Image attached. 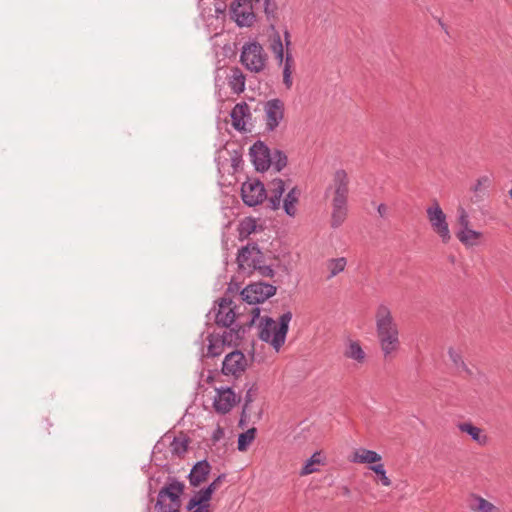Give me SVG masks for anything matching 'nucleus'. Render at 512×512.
Here are the masks:
<instances>
[{"mask_svg":"<svg viewBox=\"0 0 512 512\" xmlns=\"http://www.w3.org/2000/svg\"><path fill=\"white\" fill-rule=\"evenodd\" d=\"M376 333L381 350L388 358L400 346L399 331L388 306L380 304L375 314Z\"/></svg>","mask_w":512,"mask_h":512,"instance_id":"obj_1","label":"nucleus"},{"mask_svg":"<svg viewBox=\"0 0 512 512\" xmlns=\"http://www.w3.org/2000/svg\"><path fill=\"white\" fill-rule=\"evenodd\" d=\"M291 319V311L283 313L279 317L278 322L269 316L261 317L259 323V338L269 343L278 352L285 343Z\"/></svg>","mask_w":512,"mask_h":512,"instance_id":"obj_2","label":"nucleus"},{"mask_svg":"<svg viewBox=\"0 0 512 512\" xmlns=\"http://www.w3.org/2000/svg\"><path fill=\"white\" fill-rule=\"evenodd\" d=\"M185 485L176 478L169 477L167 483L159 490L155 509L157 512H180L181 496Z\"/></svg>","mask_w":512,"mask_h":512,"instance_id":"obj_3","label":"nucleus"},{"mask_svg":"<svg viewBox=\"0 0 512 512\" xmlns=\"http://www.w3.org/2000/svg\"><path fill=\"white\" fill-rule=\"evenodd\" d=\"M260 308L257 306L252 307L250 311V318L247 321H238L234 326L227 328L223 334H218V337L225 346H239L241 340L244 338L245 333L255 324L256 320L260 318Z\"/></svg>","mask_w":512,"mask_h":512,"instance_id":"obj_4","label":"nucleus"},{"mask_svg":"<svg viewBox=\"0 0 512 512\" xmlns=\"http://www.w3.org/2000/svg\"><path fill=\"white\" fill-rule=\"evenodd\" d=\"M240 195L246 206L256 207L267 199V190L259 179L247 178L241 185Z\"/></svg>","mask_w":512,"mask_h":512,"instance_id":"obj_5","label":"nucleus"},{"mask_svg":"<svg viewBox=\"0 0 512 512\" xmlns=\"http://www.w3.org/2000/svg\"><path fill=\"white\" fill-rule=\"evenodd\" d=\"M276 286L265 282H254L247 285L240 293L242 300L250 305L263 303L276 294Z\"/></svg>","mask_w":512,"mask_h":512,"instance_id":"obj_6","label":"nucleus"},{"mask_svg":"<svg viewBox=\"0 0 512 512\" xmlns=\"http://www.w3.org/2000/svg\"><path fill=\"white\" fill-rule=\"evenodd\" d=\"M240 61L252 72H260L263 70L266 61V54L264 53L261 44L258 42L245 44L240 55Z\"/></svg>","mask_w":512,"mask_h":512,"instance_id":"obj_7","label":"nucleus"},{"mask_svg":"<svg viewBox=\"0 0 512 512\" xmlns=\"http://www.w3.org/2000/svg\"><path fill=\"white\" fill-rule=\"evenodd\" d=\"M265 128L268 132L275 131L284 119L285 103L280 98H273L262 103Z\"/></svg>","mask_w":512,"mask_h":512,"instance_id":"obj_8","label":"nucleus"},{"mask_svg":"<svg viewBox=\"0 0 512 512\" xmlns=\"http://www.w3.org/2000/svg\"><path fill=\"white\" fill-rule=\"evenodd\" d=\"M426 212L433 231L439 235L443 243H448L451 239V234L446 220V215L441 209L439 203L434 200L433 204L427 208Z\"/></svg>","mask_w":512,"mask_h":512,"instance_id":"obj_9","label":"nucleus"},{"mask_svg":"<svg viewBox=\"0 0 512 512\" xmlns=\"http://www.w3.org/2000/svg\"><path fill=\"white\" fill-rule=\"evenodd\" d=\"M253 3L246 0H234L230 5L231 18L235 20L239 27H251L256 15L253 11Z\"/></svg>","mask_w":512,"mask_h":512,"instance_id":"obj_10","label":"nucleus"},{"mask_svg":"<svg viewBox=\"0 0 512 512\" xmlns=\"http://www.w3.org/2000/svg\"><path fill=\"white\" fill-rule=\"evenodd\" d=\"M264 261V253L255 242L248 243L246 246H243L237 255L239 269H248L249 273H251L253 266H256L259 263H264Z\"/></svg>","mask_w":512,"mask_h":512,"instance_id":"obj_11","label":"nucleus"},{"mask_svg":"<svg viewBox=\"0 0 512 512\" xmlns=\"http://www.w3.org/2000/svg\"><path fill=\"white\" fill-rule=\"evenodd\" d=\"M457 221L460 226V229L456 232L458 240L466 247L475 245L476 241L482 237V233L469 228V216L463 207L458 208Z\"/></svg>","mask_w":512,"mask_h":512,"instance_id":"obj_12","label":"nucleus"},{"mask_svg":"<svg viewBox=\"0 0 512 512\" xmlns=\"http://www.w3.org/2000/svg\"><path fill=\"white\" fill-rule=\"evenodd\" d=\"M251 161L257 172H265L271 167L272 151L261 140H257L249 149Z\"/></svg>","mask_w":512,"mask_h":512,"instance_id":"obj_13","label":"nucleus"},{"mask_svg":"<svg viewBox=\"0 0 512 512\" xmlns=\"http://www.w3.org/2000/svg\"><path fill=\"white\" fill-rule=\"evenodd\" d=\"M247 360L240 350H234L227 354L222 363V373L224 375H232L239 377L245 371Z\"/></svg>","mask_w":512,"mask_h":512,"instance_id":"obj_14","label":"nucleus"},{"mask_svg":"<svg viewBox=\"0 0 512 512\" xmlns=\"http://www.w3.org/2000/svg\"><path fill=\"white\" fill-rule=\"evenodd\" d=\"M216 391L217 395L214 399L213 407L217 413L227 414L237 403L236 395L230 387L218 388Z\"/></svg>","mask_w":512,"mask_h":512,"instance_id":"obj_15","label":"nucleus"},{"mask_svg":"<svg viewBox=\"0 0 512 512\" xmlns=\"http://www.w3.org/2000/svg\"><path fill=\"white\" fill-rule=\"evenodd\" d=\"M211 469L212 467L206 459L196 462L188 475L190 485L199 487L207 480Z\"/></svg>","mask_w":512,"mask_h":512,"instance_id":"obj_16","label":"nucleus"},{"mask_svg":"<svg viewBox=\"0 0 512 512\" xmlns=\"http://www.w3.org/2000/svg\"><path fill=\"white\" fill-rule=\"evenodd\" d=\"M333 185L335 188L333 200L347 201L349 193V179L344 169H339L334 173Z\"/></svg>","mask_w":512,"mask_h":512,"instance_id":"obj_17","label":"nucleus"},{"mask_svg":"<svg viewBox=\"0 0 512 512\" xmlns=\"http://www.w3.org/2000/svg\"><path fill=\"white\" fill-rule=\"evenodd\" d=\"M232 126L237 131H246V118L251 117L250 107L246 102L237 103L230 113Z\"/></svg>","mask_w":512,"mask_h":512,"instance_id":"obj_18","label":"nucleus"},{"mask_svg":"<svg viewBox=\"0 0 512 512\" xmlns=\"http://www.w3.org/2000/svg\"><path fill=\"white\" fill-rule=\"evenodd\" d=\"M240 306H234L229 310L217 311L215 315V324L219 327L230 328L235 325L237 320L241 321L242 312H240Z\"/></svg>","mask_w":512,"mask_h":512,"instance_id":"obj_19","label":"nucleus"},{"mask_svg":"<svg viewBox=\"0 0 512 512\" xmlns=\"http://www.w3.org/2000/svg\"><path fill=\"white\" fill-rule=\"evenodd\" d=\"M332 207L331 226L333 228H338L347 217V201L332 200Z\"/></svg>","mask_w":512,"mask_h":512,"instance_id":"obj_20","label":"nucleus"},{"mask_svg":"<svg viewBox=\"0 0 512 512\" xmlns=\"http://www.w3.org/2000/svg\"><path fill=\"white\" fill-rule=\"evenodd\" d=\"M381 459V455L376 451L360 448L353 453L352 462L374 465L380 462Z\"/></svg>","mask_w":512,"mask_h":512,"instance_id":"obj_21","label":"nucleus"},{"mask_svg":"<svg viewBox=\"0 0 512 512\" xmlns=\"http://www.w3.org/2000/svg\"><path fill=\"white\" fill-rule=\"evenodd\" d=\"M213 494L211 491L204 487L198 491L195 492L194 496L190 498L186 505V510L190 511L193 510L195 507L207 504L211 501Z\"/></svg>","mask_w":512,"mask_h":512,"instance_id":"obj_22","label":"nucleus"},{"mask_svg":"<svg viewBox=\"0 0 512 512\" xmlns=\"http://www.w3.org/2000/svg\"><path fill=\"white\" fill-rule=\"evenodd\" d=\"M470 509L475 512H500V509L481 496L472 494Z\"/></svg>","mask_w":512,"mask_h":512,"instance_id":"obj_23","label":"nucleus"},{"mask_svg":"<svg viewBox=\"0 0 512 512\" xmlns=\"http://www.w3.org/2000/svg\"><path fill=\"white\" fill-rule=\"evenodd\" d=\"M229 86L236 94L242 93L245 89V76L238 67L232 69V75L229 77Z\"/></svg>","mask_w":512,"mask_h":512,"instance_id":"obj_24","label":"nucleus"},{"mask_svg":"<svg viewBox=\"0 0 512 512\" xmlns=\"http://www.w3.org/2000/svg\"><path fill=\"white\" fill-rule=\"evenodd\" d=\"M344 356L349 359H353L359 363L364 362L365 360V352L363 351L360 343L358 341H349V344L344 352Z\"/></svg>","mask_w":512,"mask_h":512,"instance_id":"obj_25","label":"nucleus"},{"mask_svg":"<svg viewBox=\"0 0 512 512\" xmlns=\"http://www.w3.org/2000/svg\"><path fill=\"white\" fill-rule=\"evenodd\" d=\"M300 190L297 187L292 188L284 198L283 208L287 215L294 216L296 213L295 204L298 202Z\"/></svg>","mask_w":512,"mask_h":512,"instance_id":"obj_26","label":"nucleus"},{"mask_svg":"<svg viewBox=\"0 0 512 512\" xmlns=\"http://www.w3.org/2000/svg\"><path fill=\"white\" fill-rule=\"evenodd\" d=\"M258 228L256 219L253 217L244 218L239 224V237L241 240L248 238L252 233L256 232Z\"/></svg>","mask_w":512,"mask_h":512,"instance_id":"obj_27","label":"nucleus"},{"mask_svg":"<svg viewBox=\"0 0 512 512\" xmlns=\"http://www.w3.org/2000/svg\"><path fill=\"white\" fill-rule=\"evenodd\" d=\"M458 427L462 432H466L467 434H469L471 436V438L474 441H477L479 444L486 443L487 436L482 435V430L480 428L474 426L471 423H466V422L460 423Z\"/></svg>","mask_w":512,"mask_h":512,"instance_id":"obj_28","label":"nucleus"},{"mask_svg":"<svg viewBox=\"0 0 512 512\" xmlns=\"http://www.w3.org/2000/svg\"><path fill=\"white\" fill-rule=\"evenodd\" d=\"M283 63V83L287 89H290L292 86V67L294 65V59L290 52L286 53Z\"/></svg>","mask_w":512,"mask_h":512,"instance_id":"obj_29","label":"nucleus"},{"mask_svg":"<svg viewBox=\"0 0 512 512\" xmlns=\"http://www.w3.org/2000/svg\"><path fill=\"white\" fill-rule=\"evenodd\" d=\"M207 340L209 342L207 356H210V357L219 356L223 352L225 345L222 344V341L218 337V334L217 335L210 334L207 337Z\"/></svg>","mask_w":512,"mask_h":512,"instance_id":"obj_30","label":"nucleus"},{"mask_svg":"<svg viewBox=\"0 0 512 512\" xmlns=\"http://www.w3.org/2000/svg\"><path fill=\"white\" fill-rule=\"evenodd\" d=\"M257 430L252 427L247 431L241 433L238 437V445L237 448L239 451L244 452L248 449L250 444L254 441L256 437Z\"/></svg>","mask_w":512,"mask_h":512,"instance_id":"obj_31","label":"nucleus"},{"mask_svg":"<svg viewBox=\"0 0 512 512\" xmlns=\"http://www.w3.org/2000/svg\"><path fill=\"white\" fill-rule=\"evenodd\" d=\"M190 439L186 436L175 437L171 443V451L177 456H183L187 450Z\"/></svg>","mask_w":512,"mask_h":512,"instance_id":"obj_32","label":"nucleus"},{"mask_svg":"<svg viewBox=\"0 0 512 512\" xmlns=\"http://www.w3.org/2000/svg\"><path fill=\"white\" fill-rule=\"evenodd\" d=\"M271 159H272L271 166H273L277 172L282 171L287 166L288 157H287L286 153L282 150L275 149L272 152Z\"/></svg>","mask_w":512,"mask_h":512,"instance_id":"obj_33","label":"nucleus"},{"mask_svg":"<svg viewBox=\"0 0 512 512\" xmlns=\"http://www.w3.org/2000/svg\"><path fill=\"white\" fill-rule=\"evenodd\" d=\"M269 29L272 32L270 36V49L273 53L280 52L284 50L283 43L280 37L279 32L276 29V26L274 23H271L269 25Z\"/></svg>","mask_w":512,"mask_h":512,"instance_id":"obj_34","label":"nucleus"},{"mask_svg":"<svg viewBox=\"0 0 512 512\" xmlns=\"http://www.w3.org/2000/svg\"><path fill=\"white\" fill-rule=\"evenodd\" d=\"M448 355L450 360L457 368H461V370L464 371L467 374V376L472 375L471 369H469V367L466 365L460 353L455 351L453 348H449Z\"/></svg>","mask_w":512,"mask_h":512,"instance_id":"obj_35","label":"nucleus"},{"mask_svg":"<svg viewBox=\"0 0 512 512\" xmlns=\"http://www.w3.org/2000/svg\"><path fill=\"white\" fill-rule=\"evenodd\" d=\"M277 10L278 5L275 0H264V13L270 24H275L278 20Z\"/></svg>","mask_w":512,"mask_h":512,"instance_id":"obj_36","label":"nucleus"},{"mask_svg":"<svg viewBox=\"0 0 512 512\" xmlns=\"http://www.w3.org/2000/svg\"><path fill=\"white\" fill-rule=\"evenodd\" d=\"M369 469L372 470L377 475L378 480L381 482L383 486L391 485V480L386 475V471L382 463L370 465Z\"/></svg>","mask_w":512,"mask_h":512,"instance_id":"obj_37","label":"nucleus"},{"mask_svg":"<svg viewBox=\"0 0 512 512\" xmlns=\"http://www.w3.org/2000/svg\"><path fill=\"white\" fill-rule=\"evenodd\" d=\"M346 259L344 257L329 260L328 268L330 269L329 278L336 276L342 272L346 266Z\"/></svg>","mask_w":512,"mask_h":512,"instance_id":"obj_38","label":"nucleus"},{"mask_svg":"<svg viewBox=\"0 0 512 512\" xmlns=\"http://www.w3.org/2000/svg\"><path fill=\"white\" fill-rule=\"evenodd\" d=\"M321 462L320 460V453L316 452L314 453L309 460L305 463V465L301 469V475H308L316 471L314 468L315 464H319Z\"/></svg>","mask_w":512,"mask_h":512,"instance_id":"obj_39","label":"nucleus"},{"mask_svg":"<svg viewBox=\"0 0 512 512\" xmlns=\"http://www.w3.org/2000/svg\"><path fill=\"white\" fill-rule=\"evenodd\" d=\"M253 271H257L262 277L273 278L275 275V271L272 268V265H266L265 262L253 266L251 272Z\"/></svg>","mask_w":512,"mask_h":512,"instance_id":"obj_40","label":"nucleus"},{"mask_svg":"<svg viewBox=\"0 0 512 512\" xmlns=\"http://www.w3.org/2000/svg\"><path fill=\"white\" fill-rule=\"evenodd\" d=\"M284 191H285V183L282 179L276 178L271 181V183H270L271 194L278 195L279 197H282Z\"/></svg>","mask_w":512,"mask_h":512,"instance_id":"obj_41","label":"nucleus"},{"mask_svg":"<svg viewBox=\"0 0 512 512\" xmlns=\"http://www.w3.org/2000/svg\"><path fill=\"white\" fill-rule=\"evenodd\" d=\"M491 184V179L490 177L488 176H481L480 178L477 179L475 185L471 188V190L474 192V193H478L479 191H481V189L484 187V188H487L489 187Z\"/></svg>","mask_w":512,"mask_h":512,"instance_id":"obj_42","label":"nucleus"},{"mask_svg":"<svg viewBox=\"0 0 512 512\" xmlns=\"http://www.w3.org/2000/svg\"><path fill=\"white\" fill-rule=\"evenodd\" d=\"M257 391L258 387L255 383L247 390L245 395V402L243 405L244 410H247L248 406L254 401V397L257 394Z\"/></svg>","mask_w":512,"mask_h":512,"instance_id":"obj_43","label":"nucleus"},{"mask_svg":"<svg viewBox=\"0 0 512 512\" xmlns=\"http://www.w3.org/2000/svg\"><path fill=\"white\" fill-rule=\"evenodd\" d=\"M226 479V474L222 473L218 475L208 486L207 488L214 494L220 487L223 481Z\"/></svg>","mask_w":512,"mask_h":512,"instance_id":"obj_44","label":"nucleus"},{"mask_svg":"<svg viewBox=\"0 0 512 512\" xmlns=\"http://www.w3.org/2000/svg\"><path fill=\"white\" fill-rule=\"evenodd\" d=\"M232 303H233V301L231 298H228V297L220 298V300L218 301V306H219L218 311L229 310V308H232L231 307Z\"/></svg>","mask_w":512,"mask_h":512,"instance_id":"obj_45","label":"nucleus"},{"mask_svg":"<svg viewBox=\"0 0 512 512\" xmlns=\"http://www.w3.org/2000/svg\"><path fill=\"white\" fill-rule=\"evenodd\" d=\"M281 198L278 195L271 194L270 197L267 196V199L270 203V208L272 210H277L280 207Z\"/></svg>","mask_w":512,"mask_h":512,"instance_id":"obj_46","label":"nucleus"},{"mask_svg":"<svg viewBox=\"0 0 512 512\" xmlns=\"http://www.w3.org/2000/svg\"><path fill=\"white\" fill-rule=\"evenodd\" d=\"M223 436H224V430L222 427L218 426L212 434L213 443L218 442Z\"/></svg>","mask_w":512,"mask_h":512,"instance_id":"obj_47","label":"nucleus"},{"mask_svg":"<svg viewBox=\"0 0 512 512\" xmlns=\"http://www.w3.org/2000/svg\"><path fill=\"white\" fill-rule=\"evenodd\" d=\"M247 410H244V407L242 408L240 420H239V426L244 427L246 425V422L248 420V415L246 413Z\"/></svg>","mask_w":512,"mask_h":512,"instance_id":"obj_48","label":"nucleus"},{"mask_svg":"<svg viewBox=\"0 0 512 512\" xmlns=\"http://www.w3.org/2000/svg\"><path fill=\"white\" fill-rule=\"evenodd\" d=\"M275 54V58L277 59L278 61V64L279 65H282L283 64V61H284V58H285V55H284V50L280 51V52H276L274 53Z\"/></svg>","mask_w":512,"mask_h":512,"instance_id":"obj_49","label":"nucleus"},{"mask_svg":"<svg viewBox=\"0 0 512 512\" xmlns=\"http://www.w3.org/2000/svg\"><path fill=\"white\" fill-rule=\"evenodd\" d=\"M283 35H284L285 45L288 47L289 45H291V35H290V32L288 31V29L284 30Z\"/></svg>","mask_w":512,"mask_h":512,"instance_id":"obj_50","label":"nucleus"},{"mask_svg":"<svg viewBox=\"0 0 512 512\" xmlns=\"http://www.w3.org/2000/svg\"><path fill=\"white\" fill-rule=\"evenodd\" d=\"M377 211L381 217H384L387 212V206L382 203L378 206Z\"/></svg>","mask_w":512,"mask_h":512,"instance_id":"obj_51","label":"nucleus"},{"mask_svg":"<svg viewBox=\"0 0 512 512\" xmlns=\"http://www.w3.org/2000/svg\"><path fill=\"white\" fill-rule=\"evenodd\" d=\"M197 508L199 512H212L210 509V503L199 505Z\"/></svg>","mask_w":512,"mask_h":512,"instance_id":"obj_52","label":"nucleus"},{"mask_svg":"<svg viewBox=\"0 0 512 512\" xmlns=\"http://www.w3.org/2000/svg\"><path fill=\"white\" fill-rule=\"evenodd\" d=\"M242 162V159L240 157H233L232 158V166L235 170H237L239 164Z\"/></svg>","mask_w":512,"mask_h":512,"instance_id":"obj_53","label":"nucleus"},{"mask_svg":"<svg viewBox=\"0 0 512 512\" xmlns=\"http://www.w3.org/2000/svg\"><path fill=\"white\" fill-rule=\"evenodd\" d=\"M439 24L441 25L442 28L445 27V24L441 21V19L438 20Z\"/></svg>","mask_w":512,"mask_h":512,"instance_id":"obj_54","label":"nucleus"},{"mask_svg":"<svg viewBox=\"0 0 512 512\" xmlns=\"http://www.w3.org/2000/svg\"><path fill=\"white\" fill-rule=\"evenodd\" d=\"M246 1H247L248 3H250V2H252V3H253V2H259L260 0H246Z\"/></svg>","mask_w":512,"mask_h":512,"instance_id":"obj_55","label":"nucleus"},{"mask_svg":"<svg viewBox=\"0 0 512 512\" xmlns=\"http://www.w3.org/2000/svg\"><path fill=\"white\" fill-rule=\"evenodd\" d=\"M191 512H199L198 508L195 507L193 510H190Z\"/></svg>","mask_w":512,"mask_h":512,"instance_id":"obj_56","label":"nucleus"},{"mask_svg":"<svg viewBox=\"0 0 512 512\" xmlns=\"http://www.w3.org/2000/svg\"><path fill=\"white\" fill-rule=\"evenodd\" d=\"M508 193H509L510 198L512 199V188L509 190Z\"/></svg>","mask_w":512,"mask_h":512,"instance_id":"obj_57","label":"nucleus"},{"mask_svg":"<svg viewBox=\"0 0 512 512\" xmlns=\"http://www.w3.org/2000/svg\"><path fill=\"white\" fill-rule=\"evenodd\" d=\"M450 261H451L452 263H454V261H455L454 256H451V257H450Z\"/></svg>","mask_w":512,"mask_h":512,"instance_id":"obj_58","label":"nucleus"}]
</instances>
